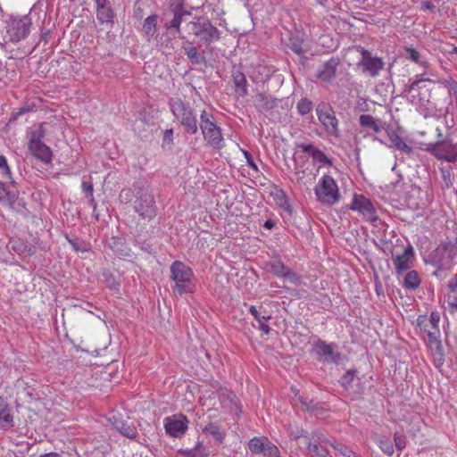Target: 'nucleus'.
<instances>
[{
    "instance_id": "63",
    "label": "nucleus",
    "mask_w": 457,
    "mask_h": 457,
    "mask_svg": "<svg viewBox=\"0 0 457 457\" xmlns=\"http://www.w3.org/2000/svg\"><path fill=\"white\" fill-rule=\"evenodd\" d=\"M448 288L450 289L451 293L457 292V276H454L449 280Z\"/></svg>"
},
{
    "instance_id": "26",
    "label": "nucleus",
    "mask_w": 457,
    "mask_h": 457,
    "mask_svg": "<svg viewBox=\"0 0 457 457\" xmlns=\"http://www.w3.org/2000/svg\"><path fill=\"white\" fill-rule=\"evenodd\" d=\"M14 426L13 416L8 403L0 396V428L7 430Z\"/></svg>"
},
{
    "instance_id": "16",
    "label": "nucleus",
    "mask_w": 457,
    "mask_h": 457,
    "mask_svg": "<svg viewBox=\"0 0 457 457\" xmlns=\"http://www.w3.org/2000/svg\"><path fill=\"white\" fill-rule=\"evenodd\" d=\"M188 420L183 414L166 417L163 420L165 432L171 437L179 438L188 428Z\"/></svg>"
},
{
    "instance_id": "21",
    "label": "nucleus",
    "mask_w": 457,
    "mask_h": 457,
    "mask_svg": "<svg viewBox=\"0 0 457 457\" xmlns=\"http://www.w3.org/2000/svg\"><path fill=\"white\" fill-rule=\"evenodd\" d=\"M403 56L420 67L426 68L428 64L425 53L411 46L403 48Z\"/></svg>"
},
{
    "instance_id": "11",
    "label": "nucleus",
    "mask_w": 457,
    "mask_h": 457,
    "mask_svg": "<svg viewBox=\"0 0 457 457\" xmlns=\"http://www.w3.org/2000/svg\"><path fill=\"white\" fill-rule=\"evenodd\" d=\"M348 208L357 212L362 218L375 223L378 220L377 209L371 200L361 194H354Z\"/></svg>"
},
{
    "instance_id": "5",
    "label": "nucleus",
    "mask_w": 457,
    "mask_h": 457,
    "mask_svg": "<svg viewBox=\"0 0 457 457\" xmlns=\"http://www.w3.org/2000/svg\"><path fill=\"white\" fill-rule=\"evenodd\" d=\"M133 209L143 220H151L156 216L157 207L152 192L140 183L134 184Z\"/></svg>"
},
{
    "instance_id": "27",
    "label": "nucleus",
    "mask_w": 457,
    "mask_h": 457,
    "mask_svg": "<svg viewBox=\"0 0 457 457\" xmlns=\"http://www.w3.org/2000/svg\"><path fill=\"white\" fill-rule=\"evenodd\" d=\"M182 48L184 50V53L187 56L188 60L192 63L202 64L205 62V57L204 56V54L199 53L196 46H195L191 41L186 40L185 42H183Z\"/></svg>"
},
{
    "instance_id": "44",
    "label": "nucleus",
    "mask_w": 457,
    "mask_h": 457,
    "mask_svg": "<svg viewBox=\"0 0 457 457\" xmlns=\"http://www.w3.org/2000/svg\"><path fill=\"white\" fill-rule=\"evenodd\" d=\"M249 312L256 320H270L271 319V315L268 312H260L254 305L249 307Z\"/></svg>"
},
{
    "instance_id": "40",
    "label": "nucleus",
    "mask_w": 457,
    "mask_h": 457,
    "mask_svg": "<svg viewBox=\"0 0 457 457\" xmlns=\"http://www.w3.org/2000/svg\"><path fill=\"white\" fill-rule=\"evenodd\" d=\"M313 104L308 98H302L296 104V109L301 115H306L312 112Z\"/></svg>"
},
{
    "instance_id": "33",
    "label": "nucleus",
    "mask_w": 457,
    "mask_h": 457,
    "mask_svg": "<svg viewBox=\"0 0 457 457\" xmlns=\"http://www.w3.org/2000/svg\"><path fill=\"white\" fill-rule=\"evenodd\" d=\"M203 432L211 435L219 444L223 443L226 436V431L222 429L219 424L213 422L205 425L203 428Z\"/></svg>"
},
{
    "instance_id": "38",
    "label": "nucleus",
    "mask_w": 457,
    "mask_h": 457,
    "mask_svg": "<svg viewBox=\"0 0 457 457\" xmlns=\"http://www.w3.org/2000/svg\"><path fill=\"white\" fill-rule=\"evenodd\" d=\"M423 81H430L428 79H423L420 75H417L416 79L411 82L409 88V95L412 104H420V99L418 100V95L416 94L419 90V85Z\"/></svg>"
},
{
    "instance_id": "13",
    "label": "nucleus",
    "mask_w": 457,
    "mask_h": 457,
    "mask_svg": "<svg viewBox=\"0 0 457 457\" xmlns=\"http://www.w3.org/2000/svg\"><path fill=\"white\" fill-rule=\"evenodd\" d=\"M30 26L31 21L27 16L21 19H14L8 25L6 37L9 41L18 43L28 37Z\"/></svg>"
},
{
    "instance_id": "6",
    "label": "nucleus",
    "mask_w": 457,
    "mask_h": 457,
    "mask_svg": "<svg viewBox=\"0 0 457 457\" xmlns=\"http://www.w3.org/2000/svg\"><path fill=\"white\" fill-rule=\"evenodd\" d=\"M200 129L203 137L208 145L218 150L224 147L225 144L221 129L216 124L212 112L205 110L202 111L200 114Z\"/></svg>"
},
{
    "instance_id": "48",
    "label": "nucleus",
    "mask_w": 457,
    "mask_h": 457,
    "mask_svg": "<svg viewBox=\"0 0 457 457\" xmlns=\"http://www.w3.org/2000/svg\"><path fill=\"white\" fill-rule=\"evenodd\" d=\"M135 197V190L130 188L122 189L119 195L120 201L123 204H129Z\"/></svg>"
},
{
    "instance_id": "43",
    "label": "nucleus",
    "mask_w": 457,
    "mask_h": 457,
    "mask_svg": "<svg viewBox=\"0 0 457 457\" xmlns=\"http://www.w3.org/2000/svg\"><path fill=\"white\" fill-rule=\"evenodd\" d=\"M283 278L295 286H300L303 283L302 277L294 272L290 268L287 269Z\"/></svg>"
},
{
    "instance_id": "25",
    "label": "nucleus",
    "mask_w": 457,
    "mask_h": 457,
    "mask_svg": "<svg viewBox=\"0 0 457 457\" xmlns=\"http://www.w3.org/2000/svg\"><path fill=\"white\" fill-rule=\"evenodd\" d=\"M221 406L228 412L238 414L241 411L239 401L236 395L230 391H226L222 395Z\"/></svg>"
},
{
    "instance_id": "54",
    "label": "nucleus",
    "mask_w": 457,
    "mask_h": 457,
    "mask_svg": "<svg viewBox=\"0 0 457 457\" xmlns=\"http://www.w3.org/2000/svg\"><path fill=\"white\" fill-rule=\"evenodd\" d=\"M447 303L452 312H457V292L450 293L447 295Z\"/></svg>"
},
{
    "instance_id": "37",
    "label": "nucleus",
    "mask_w": 457,
    "mask_h": 457,
    "mask_svg": "<svg viewBox=\"0 0 457 457\" xmlns=\"http://www.w3.org/2000/svg\"><path fill=\"white\" fill-rule=\"evenodd\" d=\"M268 265L270 267V271L279 278H284L287 269L289 268L286 266L279 259L270 262Z\"/></svg>"
},
{
    "instance_id": "22",
    "label": "nucleus",
    "mask_w": 457,
    "mask_h": 457,
    "mask_svg": "<svg viewBox=\"0 0 457 457\" xmlns=\"http://www.w3.org/2000/svg\"><path fill=\"white\" fill-rule=\"evenodd\" d=\"M359 123L368 133H378L385 129L386 123L370 114H361L359 117Z\"/></svg>"
},
{
    "instance_id": "59",
    "label": "nucleus",
    "mask_w": 457,
    "mask_h": 457,
    "mask_svg": "<svg viewBox=\"0 0 457 457\" xmlns=\"http://www.w3.org/2000/svg\"><path fill=\"white\" fill-rule=\"evenodd\" d=\"M30 110H31V108L29 106L21 107L15 112L12 113V117L11 120H17L19 117L29 112Z\"/></svg>"
},
{
    "instance_id": "62",
    "label": "nucleus",
    "mask_w": 457,
    "mask_h": 457,
    "mask_svg": "<svg viewBox=\"0 0 457 457\" xmlns=\"http://www.w3.org/2000/svg\"><path fill=\"white\" fill-rule=\"evenodd\" d=\"M259 323V329L262 331V334L268 335L270 332V328L268 324L265 322L267 320H257Z\"/></svg>"
},
{
    "instance_id": "56",
    "label": "nucleus",
    "mask_w": 457,
    "mask_h": 457,
    "mask_svg": "<svg viewBox=\"0 0 457 457\" xmlns=\"http://www.w3.org/2000/svg\"><path fill=\"white\" fill-rule=\"evenodd\" d=\"M427 321L434 325V328H439L440 314L438 312H432L429 318L427 317Z\"/></svg>"
},
{
    "instance_id": "51",
    "label": "nucleus",
    "mask_w": 457,
    "mask_h": 457,
    "mask_svg": "<svg viewBox=\"0 0 457 457\" xmlns=\"http://www.w3.org/2000/svg\"><path fill=\"white\" fill-rule=\"evenodd\" d=\"M394 441H395V447L399 451H402L405 447L407 440H406V436L404 435L400 434V433H395Z\"/></svg>"
},
{
    "instance_id": "9",
    "label": "nucleus",
    "mask_w": 457,
    "mask_h": 457,
    "mask_svg": "<svg viewBox=\"0 0 457 457\" xmlns=\"http://www.w3.org/2000/svg\"><path fill=\"white\" fill-rule=\"evenodd\" d=\"M351 52H356L360 57L356 63L358 68L365 74L370 77H377L384 69V62L380 57L374 56L370 51L361 46H355L350 49Z\"/></svg>"
},
{
    "instance_id": "36",
    "label": "nucleus",
    "mask_w": 457,
    "mask_h": 457,
    "mask_svg": "<svg viewBox=\"0 0 457 457\" xmlns=\"http://www.w3.org/2000/svg\"><path fill=\"white\" fill-rule=\"evenodd\" d=\"M270 440L266 436L253 437L248 443L250 451L254 454H262Z\"/></svg>"
},
{
    "instance_id": "17",
    "label": "nucleus",
    "mask_w": 457,
    "mask_h": 457,
    "mask_svg": "<svg viewBox=\"0 0 457 457\" xmlns=\"http://www.w3.org/2000/svg\"><path fill=\"white\" fill-rule=\"evenodd\" d=\"M303 155H299V158H312L314 165L318 166V170L322 167L331 166V160L325 154L320 148L316 147L311 143H302L298 145Z\"/></svg>"
},
{
    "instance_id": "41",
    "label": "nucleus",
    "mask_w": 457,
    "mask_h": 457,
    "mask_svg": "<svg viewBox=\"0 0 457 457\" xmlns=\"http://www.w3.org/2000/svg\"><path fill=\"white\" fill-rule=\"evenodd\" d=\"M379 448L387 455L391 456L394 453V446L392 442L386 436H382L378 439Z\"/></svg>"
},
{
    "instance_id": "32",
    "label": "nucleus",
    "mask_w": 457,
    "mask_h": 457,
    "mask_svg": "<svg viewBox=\"0 0 457 457\" xmlns=\"http://www.w3.org/2000/svg\"><path fill=\"white\" fill-rule=\"evenodd\" d=\"M275 100L266 94H258L255 96L254 106L261 112H268L275 107Z\"/></svg>"
},
{
    "instance_id": "49",
    "label": "nucleus",
    "mask_w": 457,
    "mask_h": 457,
    "mask_svg": "<svg viewBox=\"0 0 457 457\" xmlns=\"http://www.w3.org/2000/svg\"><path fill=\"white\" fill-rule=\"evenodd\" d=\"M330 445L337 450L341 455L345 457L353 456V452L346 445L341 444H330Z\"/></svg>"
},
{
    "instance_id": "55",
    "label": "nucleus",
    "mask_w": 457,
    "mask_h": 457,
    "mask_svg": "<svg viewBox=\"0 0 457 457\" xmlns=\"http://www.w3.org/2000/svg\"><path fill=\"white\" fill-rule=\"evenodd\" d=\"M0 169L2 170L4 175L11 177V170L7 163V159L4 155H0Z\"/></svg>"
},
{
    "instance_id": "12",
    "label": "nucleus",
    "mask_w": 457,
    "mask_h": 457,
    "mask_svg": "<svg viewBox=\"0 0 457 457\" xmlns=\"http://www.w3.org/2000/svg\"><path fill=\"white\" fill-rule=\"evenodd\" d=\"M313 353L320 361L338 364L341 360V353L337 350V345L319 339L312 348Z\"/></svg>"
},
{
    "instance_id": "3",
    "label": "nucleus",
    "mask_w": 457,
    "mask_h": 457,
    "mask_svg": "<svg viewBox=\"0 0 457 457\" xmlns=\"http://www.w3.org/2000/svg\"><path fill=\"white\" fill-rule=\"evenodd\" d=\"M316 114L329 141H339L342 138L340 122L333 107L327 103H320L316 107Z\"/></svg>"
},
{
    "instance_id": "23",
    "label": "nucleus",
    "mask_w": 457,
    "mask_h": 457,
    "mask_svg": "<svg viewBox=\"0 0 457 457\" xmlns=\"http://www.w3.org/2000/svg\"><path fill=\"white\" fill-rule=\"evenodd\" d=\"M453 259V247L447 245H439L433 253V261L439 266L449 264Z\"/></svg>"
},
{
    "instance_id": "1",
    "label": "nucleus",
    "mask_w": 457,
    "mask_h": 457,
    "mask_svg": "<svg viewBox=\"0 0 457 457\" xmlns=\"http://www.w3.org/2000/svg\"><path fill=\"white\" fill-rule=\"evenodd\" d=\"M184 29L204 46H209L220 38V31L204 16H195L185 25Z\"/></svg>"
},
{
    "instance_id": "10",
    "label": "nucleus",
    "mask_w": 457,
    "mask_h": 457,
    "mask_svg": "<svg viewBox=\"0 0 457 457\" xmlns=\"http://www.w3.org/2000/svg\"><path fill=\"white\" fill-rule=\"evenodd\" d=\"M426 151L440 161L447 162L457 161V144L450 138L428 145Z\"/></svg>"
},
{
    "instance_id": "7",
    "label": "nucleus",
    "mask_w": 457,
    "mask_h": 457,
    "mask_svg": "<svg viewBox=\"0 0 457 457\" xmlns=\"http://www.w3.org/2000/svg\"><path fill=\"white\" fill-rule=\"evenodd\" d=\"M193 270L180 261H175L170 265V278L175 282L173 290L179 295L193 293L195 286L192 280Z\"/></svg>"
},
{
    "instance_id": "8",
    "label": "nucleus",
    "mask_w": 457,
    "mask_h": 457,
    "mask_svg": "<svg viewBox=\"0 0 457 457\" xmlns=\"http://www.w3.org/2000/svg\"><path fill=\"white\" fill-rule=\"evenodd\" d=\"M317 200L326 205H333L339 201L340 194L336 180L329 175H323L314 188Z\"/></svg>"
},
{
    "instance_id": "52",
    "label": "nucleus",
    "mask_w": 457,
    "mask_h": 457,
    "mask_svg": "<svg viewBox=\"0 0 457 457\" xmlns=\"http://www.w3.org/2000/svg\"><path fill=\"white\" fill-rule=\"evenodd\" d=\"M389 140L391 142L390 147H395L398 143H400L403 138L393 129H389L386 131Z\"/></svg>"
},
{
    "instance_id": "34",
    "label": "nucleus",
    "mask_w": 457,
    "mask_h": 457,
    "mask_svg": "<svg viewBox=\"0 0 457 457\" xmlns=\"http://www.w3.org/2000/svg\"><path fill=\"white\" fill-rule=\"evenodd\" d=\"M179 453L183 457H209V450L203 445L201 442H197L196 445L191 449H182Z\"/></svg>"
},
{
    "instance_id": "42",
    "label": "nucleus",
    "mask_w": 457,
    "mask_h": 457,
    "mask_svg": "<svg viewBox=\"0 0 457 457\" xmlns=\"http://www.w3.org/2000/svg\"><path fill=\"white\" fill-rule=\"evenodd\" d=\"M440 171L442 174V179L445 186L447 188H450L453 186L454 182V175L452 173L450 169L440 168Z\"/></svg>"
},
{
    "instance_id": "64",
    "label": "nucleus",
    "mask_w": 457,
    "mask_h": 457,
    "mask_svg": "<svg viewBox=\"0 0 457 457\" xmlns=\"http://www.w3.org/2000/svg\"><path fill=\"white\" fill-rule=\"evenodd\" d=\"M435 8H436V6L431 2L426 1V2L422 3L423 10H428V11L433 12L435 10Z\"/></svg>"
},
{
    "instance_id": "60",
    "label": "nucleus",
    "mask_w": 457,
    "mask_h": 457,
    "mask_svg": "<svg viewBox=\"0 0 457 457\" xmlns=\"http://www.w3.org/2000/svg\"><path fill=\"white\" fill-rule=\"evenodd\" d=\"M173 129H166L163 135V143L165 144H172L173 142Z\"/></svg>"
},
{
    "instance_id": "35",
    "label": "nucleus",
    "mask_w": 457,
    "mask_h": 457,
    "mask_svg": "<svg viewBox=\"0 0 457 457\" xmlns=\"http://www.w3.org/2000/svg\"><path fill=\"white\" fill-rule=\"evenodd\" d=\"M157 19L158 16L154 14L148 16L144 21L142 30L147 41H150L157 30Z\"/></svg>"
},
{
    "instance_id": "30",
    "label": "nucleus",
    "mask_w": 457,
    "mask_h": 457,
    "mask_svg": "<svg viewBox=\"0 0 457 457\" xmlns=\"http://www.w3.org/2000/svg\"><path fill=\"white\" fill-rule=\"evenodd\" d=\"M417 325L427 335V342L432 340V337H439L440 330L439 328H434V325L429 324L427 321V316L420 315L417 318Z\"/></svg>"
},
{
    "instance_id": "14",
    "label": "nucleus",
    "mask_w": 457,
    "mask_h": 457,
    "mask_svg": "<svg viewBox=\"0 0 457 457\" xmlns=\"http://www.w3.org/2000/svg\"><path fill=\"white\" fill-rule=\"evenodd\" d=\"M395 276L400 278L406 271L411 270L415 262V253L413 247L409 245L402 253L392 257Z\"/></svg>"
},
{
    "instance_id": "29",
    "label": "nucleus",
    "mask_w": 457,
    "mask_h": 457,
    "mask_svg": "<svg viewBox=\"0 0 457 457\" xmlns=\"http://www.w3.org/2000/svg\"><path fill=\"white\" fill-rule=\"evenodd\" d=\"M403 276V278L402 286L403 288L410 291H415L420 287L421 284V278L417 270H408Z\"/></svg>"
},
{
    "instance_id": "4",
    "label": "nucleus",
    "mask_w": 457,
    "mask_h": 457,
    "mask_svg": "<svg viewBox=\"0 0 457 457\" xmlns=\"http://www.w3.org/2000/svg\"><path fill=\"white\" fill-rule=\"evenodd\" d=\"M169 105L175 120L187 133L194 135L198 131L197 120L188 102L180 98H171Z\"/></svg>"
},
{
    "instance_id": "18",
    "label": "nucleus",
    "mask_w": 457,
    "mask_h": 457,
    "mask_svg": "<svg viewBox=\"0 0 457 457\" xmlns=\"http://www.w3.org/2000/svg\"><path fill=\"white\" fill-rule=\"evenodd\" d=\"M96 19L101 24L113 25L115 12L110 0H94Z\"/></svg>"
},
{
    "instance_id": "47",
    "label": "nucleus",
    "mask_w": 457,
    "mask_h": 457,
    "mask_svg": "<svg viewBox=\"0 0 457 457\" xmlns=\"http://www.w3.org/2000/svg\"><path fill=\"white\" fill-rule=\"evenodd\" d=\"M356 370H349L346 371L340 378V384L345 387L348 388V386L352 384L353 381L354 376H355Z\"/></svg>"
},
{
    "instance_id": "28",
    "label": "nucleus",
    "mask_w": 457,
    "mask_h": 457,
    "mask_svg": "<svg viewBox=\"0 0 457 457\" xmlns=\"http://www.w3.org/2000/svg\"><path fill=\"white\" fill-rule=\"evenodd\" d=\"M295 175L296 184L300 187H307L309 184L315 179L316 174L312 173L311 170L308 171L303 169V167L297 163L295 161Z\"/></svg>"
},
{
    "instance_id": "53",
    "label": "nucleus",
    "mask_w": 457,
    "mask_h": 457,
    "mask_svg": "<svg viewBox=\"0 0 457 457\" xmlns=\"http://www.w3.org/2000/svg\"><path fill=\"white\" fill-rule=\"evenodd\" d=\"M290 48L298 55H303L306 52V50L303 47L302 42L300 41L292 40Z\"/></svg>"
},
{
    "instance_id": "61",
    "label": "nucleus",
    "mask_w": 457,
    "mask_h": 457,
    "mask_svg": "<svg viewBox=\"0 0 457 457\" xmlns=\"http://www.w3.org/2000/svg\"><path fill=\"white\" fill-rule=\"evenodd\" d=\"M243 154L245 158L246 159L247 164L254 170H257V165L254 163L251 154L248 151H243Z\"/></svg>"
},
{
    "instance_id": "39",
    "label": "nucleus",
    "mask_w": 457,
    "mask_h": 457,
    "mask_svg": "<svg viewBox=\"0 0 457 457\" xmlns=\"http://www.w3.org/2000/svg\"><path fill=\"white\" fill-rule=\"evenodd\" d=\"M233 81L237 90H240V95L245 96L247 95V81L244 73L237 71L233 73Z\"/></svg>"
},
{
    "instance_id": "58",
    "label": "nucleus",
    "mask_w": 457,
    "mask_h": 457,
    "mask_svg": "<svg viewBox=\"0 0 457 457\" xmlns=\"http://www.w3.org/2000/svg\"><path fill=\"white\" fill-rule=\"evenodd\" d=\"M395 148H396V149H398V150H400V151H402V152H403V153H405L407 154H411L412 152H413L411 146L408 145L404 142L403 139L401 140L400 143H398Z\"/></svg>"
},
{
    "instance_id": "57",
    "label": "nucleus",
    "mask_w": 457,
    "mask_h": 457,
    "mask_svg": "<svg viewBox=\"0 0 457 457\" xmlns=\"http://www.w3.org/2000/svg\"><path fill=\"white\" fill-rule=\"evenodd\" d=\"M81 188L84 193L87 194V196L93 195V183L91 181L83 180L81 183Z\"/></svg>"
},
{
    "instance_id": "20",
    "label": "nucleus",
    "mask_w": 457,
    "mask_h": 457,
    "mask_svg": "<svg viewBox=\"0 0 457 457\" xmlns=\"http://www.w3.org/2000/svg\"><path fill=\"white\" fill-rule=\"evenodd\" d=\"M436 367L443 366L445 362V352L439 337H432V340L427 342Z\"/></svg>"
},
{
    "instance_id": "50",
    "label": "nucleus",
    "mask_w": 457,
    "mask_h": 457,
    "mask_svg": "<svg viewBox=\"0 0 457 457\" xmlns=\"http://www.w3.org/2000/svg\"><path fill=\"white\" fill-rule=\"evenodd\" d=\"M263 457H280L278 448L270 441L262 453Z\"/></svg>"
},
{
    "instance_id": "19",
    "label": "nucleus",
    "mask_w": 457,
    "mask_h": 457,
    "mask_svg": "<svg viewBox=\"0 0 457 457\" xmlns=\"http://www.w3.org/2000/svg\"><path fill=\"white\" fill-rule=\"evenodd\" d=\"M108 420L112 428L123 436L129 439H137V432L134 425L129 424L127 420L114 413L109 417Z\"/></svg>"
},
{
    "instance_id": "24",
    "label": "nucleus",
    "mask_w": 457,
    "mask_h": 457,
    "mask_svg": "<svg viewBox=\"0 0 457 457\" xmlns=\"http://www.w3.org/2000/svg\"><path fill=\"white\" fill-rule=\"evenodd\" d=\"M338 62L335 59H330L324 62L318 70L317 78L322 81H330L336 76Z\"/></svg>"
},
{
    "instance_id": "2",
    "label": "nucleus",
    "mask_w": 457,
    "mask_h": 457,
    "mask_svg": "<svg viewBox=\"0 0 457 457\" xmlns=\"http://www.w3.org/2000/svg\"><path fill=\"white\" fill-rule=\"evenodd\" d=\"M46 136L44 124L32 127L27 131L28 148L30 154L42 162L48 164L52 162L53 152L43 140Z\"/></svg>"
},
{
    "instance_id": "31",
    "label": "nucleus",
    "mask_w": 457,
    "mask_h": 457,
    "mask_svg": "<svg viewBox=\"0 0 457 457\" xmlns=\"http://www.w3.org/2000/svg\"><path fill=\"white\" fill-rule=\"evenodd\" d=\"M17 195L16 190L7 187L4 182L0 181V204L12 206Z\"/></svg>"
},
{
    "instance_id": "45",
    "label": "nucleus",
    "mask_w": 457,
    "mask_h": 457,
    "mask_svg": "<svg viewBox=\"0 0 457 457\" xmlns=\"http://www.w3.org/2000/svg\"><path fill=\"white\" fill-rule=\"evenodd\" d=\"M66 239L76 252H87L88 250L86 244L79 239L71 238L68 235H66Z\"/></svg>"
},
{
    "instance_id": "46",
    "label": "nucleus",
    "mask_w": 457,
    "mask_h": 457,
    "mask_svg": "<svg viewBox=\"0 0 457 457\" xmlns=\"http://www.w3.org/2000/svg\"><path fill=\"white\" fill-rule=\"evenodd\" d=\"M308 450L318 457H326L328 455V451L320 446L317 443H310L308 445Z\"/></svg>"
},
{
    "instance_id": "15",
    "label": "nucleus",
    "mask_w": 457,
    "mask_h": 457,
    "mask_svg": "<svg viewBox=\"0 0 457 457\" xmlns=\"http://www.w3.org/2000/svg\"><path fill=\"white\" fill-rule=\"evenodd\" d=\"M170 10L173 13V18L165 23L167 31L173 35L179 36L180 38H184V36H180V26L185 16H190L191 12L184 9V0H178L177 4H171Z\"/></svg>"
}]
</instances>
